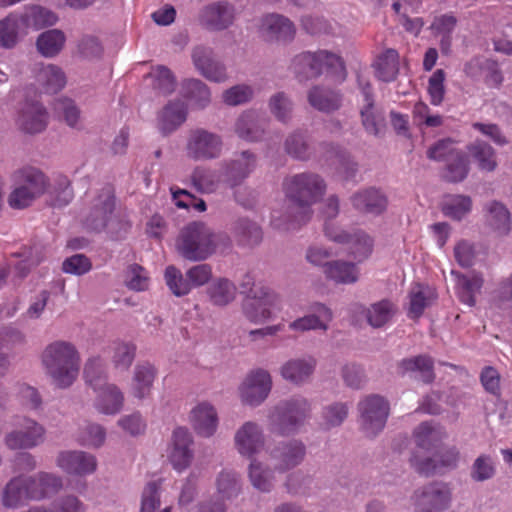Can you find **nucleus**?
<instances>
[{
  "label": "nucleus",
  "mask_w": 512,
  "mask_h": 512,
  "mask_svg": "<svg viewBox=\"0 0 512 512\" xmlns=\"http://www.w3.org/2000/svg\"><path fill=\"white\" fill-rule=\"evenodd\" d=\"M282 187L290 205L283 220L274 211L271 224L278 230H294L310 220L312 206L325 194L326 183L316 173L303 172L286 177Z\"/></svg>",
  "instance_id": "nucleus-1"
},
{
  "label": "nucleus",
  "mask_w": 512,
  "mask_h": 512,
  "mask_svg": "<svg viewBox=\"0 0 512 512\" xmlns=\"http://www.w3.org/2000/svg\"><path fill=\"white\" fill-rule=\"evenodd\" d=\"M42 364L53 384L65 389L78 377L80 355L76 347L66 341H54L46 346L41 356Z\"/></svg>",
  "instance_id": "nucleus-2"
},
{
  "label": "nucleus",
  "mask_w": 512,
  "mask_h": 512,
  "mask_svg": "<svg viewBox=\"0 0 512 512\" xmlns=\"http://www.w3.org/2000/svg\"><path fill=\"white\" fill-rule=\"evenodd\" d=\"M222 238L205 223L194 221L180 230L176 249L187 260L203 261L215 253Z\"/></svg>",
  "instance_id": "nucleus-3"
},
{
  "label": "nucleus",
  "mask_w": 512,
  "mask_h": 512,
  "mask_svg": "<svg viewBox=\"0 0 512 512\" xmlns=\"http://www.w3.org/2000/svg\"><path fill=\"white\" fill-rule=\"evenodd\" d=\"M84 379L97 393L95 406L99 412L113 415L122 409L123 394L116 385L107 383L104 361L100 357L88 359L84 367Z\"/></svg>",
  "instance_id": "nucleus-4"
},
{
  "label": "nucleus",
  "mask_w": 512,
  "mask_h": 512,
  "mask_svg": "<svg viewBox=\"0 0 512 512\" xmlns=\"http://www.w3.org/2000/svg\"><path fill=\"white\" fill-rule=\"evenodd\" d=\"M290 69L299 82L316 78L324 71L339 74L341 80L345 78V65L341 57L326 50L296 55L291 61Z\"/></svg>",
  "instance_id": "nucleus-5"
},
{
  "label": "nucleus",
  "mask_w": 512,
  "mask_h": 512,
  "mask_svg": "<svg viewBox=\"0 0 512 512\" xmlns=\"http://www.w3.org/2000/svg\"><path fill=\"white\" fill-rule=\"evenodd\" d=\"M240 287L242 293L248 294L243 302V312L246 318L253 323H261L269 319L272 309L279 302L278 295L266 286L255 285L250 274L245 275Z\"/></svg>",
  "instance_id": "nucleus-6"
},
{
  "label": "nucleus",
  "mask_w": 512,
  "mask_h": 512,
  "mask_svg": "<svg viewBox=\"0 0 512 512\" xmlns=\"http://www.w3.org/2000/svg\"><path fill=\"white\" fill-rule=\"evenodd\" d=\"M310 413V404L301 396L280 402L269 415V426L273 433L288 435L295 433Z\"/></svg>",
  "instance_id": "nucleus-7"
},
{
  "label": "nucleus",
  "mask_w": 512,
  "mask_h": 512,
  "mask_svg": "<svg viewBox=\"0 0 512 512\" xmlns=\"http://www.w3.org/2000/svg\"><path fill=\"white\" fill-rule=\"evenodd\" d=\"M16 188L10 193L8 202L12 208L23 209L31 205L47 188V178L34 167L19 169L13 174Z\"/></svg>",
  "instance_id": "nucleus-8"
},
{
  "label": "nucleus",
  "mask_w": 512,
  "mask_h": 512,
  "mask_svg": "<svg viewBox=\"0 0 512 512\" xmlns=\"http://www.w3.org/2000/svg\"><path fill=\"white\" fill-rule=\"evenodd\" d=\"M324 232L330 240L347 245L348 255L357 263L368 259L373 252L374 239L364 230L356 229L353 233H348L325 222Z\"/></svg>",
  "instance_id": "nucleus-9"
},
{
  "label": "nucleus",
  "mask_w": 512,
  "mask_h": 512,
  "mask_svg": "<svg viewBox=\"0 0 512 512\" xmlns=\"http://www.w3.org/2000/svg\"><path fill=\"white\" fill-rule=\"evenodd\" d=\"M360 426L368 437L377 435L385 427L389 403L379 395H368L358 404Z\"/></svg>",
  "instance_id": "nucleus-10"
},
{
  "label": "nucleus",
  "mask_w": 512,
  "mask_h": 512,
  "mask_svg": "<svg viewBox=\"0 0 512 512\" xmlns=\"http://www.w3.org/2000/svg\"><path fill=\"white\" fill-rule=\"evenodd\" d=\"M222 148L223 141L220 135L197 128L190 131L185 151L189 159L201 161L218 158L222 153Z\"/></svg>",
  "instance_id": "nucleus-11"
},
{
  "label": "nucleus",
  "mask_w": 512,
  "mask_h": 512,
  "mask_svg": "<svg viewBox=\"0 0 512 512\" xmlns=\"http://www.w3.org/2000/svg\"><path fill=\"white\" fill-rule=\"evenodd\" d=\"M451 489L443 482H433L417 489L412 496L416 512H438L450 505Z\"/></svg>",
  "instance_id": "nucleus-12"
},
{
  "label": "nucleus",
  "mask_w": 512,
  "mask_h": 512,
  "mask_svg": "<svg viewBox=\"0 0 512 512\" xmlns=\"http://www.w3.org/2000/svg\"><path fill=\"white\" fill-rule=\"evenodd\" d=\"M44 427L30 418L19 419L15 428L4 438L5 445L11 450L31 449L44 441Z\"/></svg>",
  "instance_id": "nucleus-13"
},
{
  "label": "nucleus",
  "mask_w": 512,
  "mask_h": 512,
  "mask_svg": "<svg viewBox=\"0 0 512 512\" xmlns=\"http://www.w3.org/2000/svg\"><path fill=\"white\" fill-rule=\"evenodd\" d=\"M236 16V8L232 3L219 0L201 9L199 22L210 31H223L234 24Z\"/></svg>",
  "instance_id": "nucleus-14"
},
{
  "label": "nucleus",
  "mask_w": 512,
  "mask_h": 512,
  "mask_svg": "<svg viewBox=\"0 0 512 512\" xmlns=\"http://www.w3.org/2000/svg\"><path fill=\"white\" fill-rule=\"evenodd\" d=\"M115 209L114 190L110 185L103 187L94 199L90 214L85 220V225L93 231H102L112 218Z\"/></svg>",
  "instance_id": "nucleus-15"
},
{
  "label": "nucleus",
  "mask_w": 512,
  "mask_h": 512,
  "mask_svg": "<svg viewBox=\"0 0 512 512\" xmlns=\"http://www.w3.org/2000/svg\"><path fill=\"white\" fill-rule=\"evenodd\" d=\"M272 387L271 376L264 369L251 371L240 386V396L244 403L257 406L268 396Z\"/></svg>",
  "instance_id": "nucleus-16"
},
{
  "label": "nucleus",
  "mask_w": 512,
  "mask_h": 512,
  "mask_svg": "<svg viewBox=\"0 0 512 512\" xmlns=\"http://www.w3.org/2000/svg\"><path fill=\"white\" fill-rule=\"evenodd\" d=\"M258 32L267 42H289L294 39L296 29L287 17L271 13L261 18Z\"/></svg>",
  "instance_id": "nucleus-17"
},
{
  "label": "nucleus",
  "mask_w": 512,
  "mask_h": 512,
  "mask_svg": "<svg viewBox=\"0 0 512 512\" xmlns=\"http://www.w3.org/2000/svg\"><path fill=\"white\" fill-rule=\"evenodd\" d=\"M256 167V157L249 151H243L233 159L223 163V176L230 188H236Z\"/></svg>",
  "instance_id": "nucleus-18"
},
{
  "label": "nucleus",
  "mask_w": 512,
  "mask_h": 512,
  "mask_svg": "<svg viewBox=\"0 0 512 512\" xmlns=\"http://www.w3.org/2000/svg\"><path fill=\"white\" fill-rule=\"evenodd\" d=\"M192 444L193 438L187 428L178 427L173 431L169 460L177 471L181 472L190 465L193 458Z\"/></svg>",
  "instance_id": "nucleus-19"
},
{
  "label": "nucleus",
  "mask_w": 512,
  "mask_h": 512,
  "mask_svg": "<svg viewBox=\"0 0 512 512\" xmlns=\"http://www.w3.org/2000/svg\"><path fill=\"white\" fill-rule=\"evenodd\" d=\"M48 113L46 108L38 101H26L21 107L17 125L28 134L40 133L47 127Z\"/></svg>",
  "instance_id": "nucleus-20"
},
{
  "label": "nucleus",
  "mask_w": 512,
  "mask_h": 512,
  "mask_svg": "<svg viewBox=\"0 0 512 512\" xmlns=\"http://www.w3.org/2000/svg\"><path fill=\"white\" fill-rule=\"evenodd\" d=\"M359 86L364 98V104L360 110L362 125L367 133L380 136L385 128V121L383 115L375 108L372 86L369 82H362L360 79Z\"/></svg>",
  "instance_id": "nucleus-21"
},
{
  "label": "nucleus",
  "mask_w": 512,
  "mask_h": 512,
  "mask_svg": "<svg viewBox=\"0 0 512 512\" xmlns=\"http://www.w3.org/2000/svg\"><path fill=\"white\" fill-rule=\"evenodd\" d=\"M196 69L208 80L224 82L227 79L225 66L213 58V50L203 45L196 46L192 52Z\"/></svg>",
  "instance_id": "nucleus-22"
},
{
  "label": "nucleus",
  "mask_w": 512,
  "mask_h": 512,
  "mask_svg": "<svg viewBox=\"0 0 512 512\" xmlns=\"http://www.w3.org/2000/svg\"><path fill=\"white\" fill-rule=\"evenodd\" d=\"M57 465L67 474L84 476L96 470L97 460L84 451H64L58 455Z\"/></svg>",
  "instance_id": "nucleus-23"
},
{
  "label": "nucleus",
  "mask_w": 512,
  "mask_h": 512,
  "mask_svg": "<svg viewBox=\"0 0 512 512\" xmlns=\"http://www.w3.org/2000/svg\"><path fill=\"white\" fill-rule=\"evenodd\" d=\"M305 454V446L297 440L281 442L270 451L275 469L279 471H286L299 465Z\"/></svg>",
  "instance_id": "nucleus-24"
},
{
  "label": "nucleus",
  "mask_w": 512,
  "mask_h": 512,
  "mask_svg": "<svg viewBox=\"0 0 512 512\" xmlns=\"http://www.w3.org/2000/svg\"><path fill=\"white\" fill-rule=\"evenodd\" d=\"M237 451L248 458L253 457L264 446V436L257 423L245 422L235 434Z\"/></svg>",
  "instance_id": "nucleus-25"
},
{
  "label": "nucleus",
  "mask_w": 512,
  "mask_h": 512,
  "mask_svg": "<svg viewBox=\"0 0 512 512\" xmlns=\"http://www.w3.org/2000/svg\"><path fill=\"white\" fill-rule=\"evenodd\" d=\"M25 484L30 501H40L62 488V479L52 473L40 472L35 476H25Z\"/></svg>",
  "instance_id": "nucleus-26"
},
{
  "label": "nucleus",
  "mask_w": 512,
  "mask_h": 512,
  "mask_svg": "<svg viewBox=\"0 0 512 512\" xmlns=\"http://www.w3.org/2000/svg\"><path fill=\"white\" fill-rule=\"evenodd\" d=\"M190 422L195 432L202 437H211L217 430L219 418L215 407L203 401L190 412Z\"/></svg>",
  "instance_id": "nucleus-27"
},
{
  "label": "nucleus",
  "mask_w": 512,
  "mask_h": 512,
  "mask_svg": "<svg viewBox=\"0 0 512 512\" xmlns=\"http://www.w3.org/2000/svg\"><path fill=\"white\" fill-rule=\"evenodd\" d=\"M459 460V451L456 447H449L443 450L438 459L426 458L419 461L416 456L411 458V464L419 474L426 476L440 473L442 469L454 468Z\"/></svg>",
  "instance_id": "nucleus-28"
},
{
  "label": "nucleus",
  "mask_w": 512,
  "mask_h": 512,
  "mask_svg": "<svg viewBox=\"0 0 512 512\" xmlns=\"http://www.w3.org/2000/svg\"><path fill=\"white\" fill-rule=\"evenodd\" d=\"M312 313L300 317L289 324V329L297 332L309 330H327V323L332 320L331 310L321 303H315L311 307Z\"/></svg>",
  "instance_id": "nucleus-29"
},
{
  "label": "nucleus",
  "mask_w": 512,
  "mask_h": 512,
  "mask_svg": "<svg viewBox=\"0 0 512 512\" xmlns=\"http://www.w3.org/2000/svg\"><path fill=\"white\" fill-rule=\"evenodd\" d=\"M187 105L181 100L170 101L158 116V128L163 135L176 131L187 119Z\"/></svg>",
  "instance_id": "nucleus-30"
},
{
  "label": "nucleus",
  "mask_w": 512,
  "mask_h": 512,
  "mask_svg": "<svg viewBox=\"0 0 512 512\" xmlns=\"http://www.w3.org/2000/svg\"><path fill=\"white\" fill-rule=\"evenodd\" d=\"M484 210L487 226L498 236H507L512 229L511 213L507 207L501 202L491 201Z\"/></svg>",
  "instance_id": "nucleus-31"
},
{
  "label": "nucleus",
  "mask_w": 512,
  "mask_h": 512,
  "mask_svg": "<svg viewBox=\"0 0 512 512\" xmlns=\"http://www.w3.org/2000/svg\"><path fill=\"white\" fill-rule=\"evenodd\" d=\"M265 123L255 111H246L237 119L235 132L246 141H257L264 133Z\"/></svg>",
  "instance_id": "nucleus-32"
},
{
  "label": "nucleus",
  "mask_w": 512,
  "mask_h": 512,
  "mask_svg": "<svg viewBox=\"0 0 512 512\" xmlns=\"http://www.w3.org/2000/svg\"><path fill=\"white\" fill-rule=\"evenodd\" d=\"M327 279L336 284H354L359 279V269L355 263L334 260L324 264L323 270Z\"/></svg>",
  "instance_id": "nucleus-33"
},
{
  "label": "nucleus",
  "mask_w": 512,
  "mask_h": 512,
  "mask_svg": "<svg viewBox=\"0 0 512 512\" xmlns=\"http://www.w3.org/2000/svg\"><path fill=\"white\" fill-rule=\"evenodd\" d=\"M413 436L419 448L432 451L441 444L446 437V432L437 423L423 422L414 430Z\"/></svg>",
  "instance_id": "nucleus-34"
},
{
  "label": "nucleus",
  "mask_w": 512,
  "mask_h": 512,
  "mask_svg": "<svg viewBox=\"0 0 512 512\" xmlns=\"http://www.w3.org/2000/svg\"><path fill=\"white\" fill-rule=\"evenodd\" d=\"M316 361L312 357L302 359H291L281 367L282 377L294 384H301L307 381L313 374Z\"/></svg>",
  "instance_id": "nucleus-35"
},
{
  "label": "nucleus",
  "mask_w": 512,
  "mask_h": 512,
  "mask_svg": "<svg viewBox=\"0 0 512 512\" xmlns=\"http://www.w3.org/2000/svg\"><path fill=\"white\" fill-rule=\"evenodd\" d=\"M352 204L361 212L378 215L386 209L387 199L379 190L370 188L356 193Z\"/></svg>",
  "instance_id": "nucleus-36"
},
{
  "label": "nucleus",
  "mask_w": 512,
  "mask_h": 512,
  "mask_svg": "<svg viewBox=\"0 0 512 512\" xmlns=\"http://www.w3.org/2000/svg\"><path fill=\"white\" fill-rule=\"evenodd\" d=\"M209 301L215 306H226L236 298L235 284L224 277L215 278L206 288Z\"/></svg>",
  "instance_id": "nucleus-37"
},
{
  "label": "nucleus",
  "mask_w": 512,
  "mask_h": 512,
  "mask_svg": "<svg viewBox=\"0 0 512 512\" xmlns=\"http://www.w3.org/2000/svg\"><path fill=\"white\" fill-rule=\"evenodd\" d=\"M373 67L379 80L394 81L399 73V53L392 48L384 50L376 57Z\"/></svg>",
  "instance_id": "nucleus-38"
},
{
  "label": "nucleus",
  "mask_w": 512,
  "mask_h": 512,
  "mask_svg": "<svg viewBox=\"0 0 512 512\" xmlns=\"http://www.w3.org/2000/svg\"><path fill=\"white\" fill-rule=\"evenodd\" d=\"M156 377V369L150 363L136 365L132 381V394L138 399H144L151 393Z\"/></svg>",
  "instance_id": "nucleus-39"
},
{
  "label": "nucleus",
  "mask_w": 512,
  "mask_h": 512,
  "mask_svg": "<svg viewBox=\"0 0 512 512\" xmlns=\"http://www.w3.org/2000/svg\"><path fill=\"white\" fill-rule=\"evenodd\" d=\"M457 277L458 296L462 303L474 306L476 303L475 295L483 286V278L481 274L472 272L469 275L454 273Z\"/></svg>",
  "instance_id": "nucleus-40"
},
{
  "label": "nucleus",
  "mask_w": 512,
  "mask_h": 512,
  "mask_svg": "<svg viewBox=\"0 0 512 512\" xmlns=\"http://www.w3.org/2000/svg\"><path fill=\"white\" fill-rule=\"evenodd\" d=\"M308 102L321 112H332L339 109L341 95L334 90L315 86L308 93Z\"/></svg>",
  "instance_id": "nucleus-41"
},
{
  "label": "nucleus",
  "mask_w": 512,
  "mask_h": 512,
  "mask_svg": "<svg viewBox=\"0 0 512 512\" xmlns=\"http://www.w3.org/2000/svg\"><path fill=\"white\" fill-rule=\"evenodd\" d=\"M435 298V292L430 287L420 283L415 284L409 292L408 316L418 319Z\"/></svg>",
  "instance_id": "nucleus-42"
},
{
  "label": "nucleus",
  "mask_w": 512,
  "mask_h": 512,
  "mask_svg": "<svg viewBox=\"0 0 512 512\" xmlns=\"http://www.w3.org/2000/svg\"><path fill=\"white\" fill-rule=\"evenodd\" d=\"M399 368L402 373H418V379L424 383H431L435 378L433 360L427 355L403 359L399 363Z\"/></svg>",
  "instance_id": "nucleus-43"
},
{
  "label": "nucleus",
  "mask_w": 512,
  "mask_h": 512,
  "mask_svg": "<svg viewBox=\"0 0 512 512\" xmlns=\"http://www.w3.org/2000/svg\"><path fill=\"white\" fill-rule=\"evenodd\" d=\"M30 501L25 484V475L12 478L5 486L2 503L7 508H17Z\"/></svg>",
  "instance_id": "nucleus-44"
},
{
  "label": "nucleus",
  "mask_w": 512,
  "mask_h": 512,
  "mask_svg": "<svg viewBox=\"0 0 512 512\" xmlns=\"http://www.w3.org/2000/svg\"><path fill=\"white\" fill-rule=\"evenodd\" d=\"M18 16L25 30L28 28L38 30L46 26H52L57 21L53 12L40 6L26 8L24 13Z\"/></svg>",
  "instance_id": "nucleus-45"
},
{
  "label": "nucleus",
  "mask_w": 512,
  "mask_h": 512,
  "mask_svg": "<svg viewBox=\"0 0 512 512\" xmlns=\"http://www.w3.org/2000/svg\"><path fill=\"white\" fill-rule=\"evenodd\" d=\"M471 157L477 162L480 170L492 172L497 167L494 149L482 140H475L468 147Z\"/></svg>",
  "instance_id": "nucleus-46"
},
{
  "label": "nucleus",
  "mask_w": 512,
  "mask_h": 512,
  "mask_svg": "<svg viewBox=\"0 0 512 512\" xmlns=\"http://www.w3.org/2000/svg\"><path fill=\"white\" fill-rule=\"evenodd\" d=\"M36 78L46 93H57L66 84V77L62 69L52 64L43 65Z\"/></svg>",
  "instance_id": "nucleus-47"
},
{
  "label": "nucleus",
  "mask_w": 512,
  "mask_h": 512,
  "mask_svg": "<svg viewBox=\"0 0 512 512\" xmlns=\"http://www.w3.org/2000/svg\"><path fill=\"white\" fill-rule=\"evenodd\" d=\"M181 94L192 105L203 108L210 102V91L206 84L197 79L185 80L182 84Z\"/></svg>",
  "instance_id": "nucleus-48"
},
{
  "label": "nucleus",
  "mask_w": 512,
  "mask_h": 512,
  "mask_svg": "<svg viewBox=\"0 0 512 512\" xmlns=\"http://www.w3.org/2000/svg\"><path fill=\"white\" fill-rule=\"evenodd\" d=\"M26 32L17 14H9L0 21V46L11 48L16 45L19 34Z\"/></svg>",
  "instance_id": "nucleus-49"
},
{
  "label": "nucleus",
  "mask_w": 512,
  "mask_h": 512,
  "mask_svg": "<svg viewBox=\"0 0 512 512\" xmlns=\"http://www.w3.org/2000/svg\"><path fill=\"white\" fill-rule=\"evenodd\" d=\"M64 43V33L58 29H52L40 34L36 44L41 55L54 57L62 50Z\"/></svg>",
  "instance_id": "nucleus-50"
},
{
  "label": "nucleus",
  "mask_w": 512,
  "mask_h": 512,
  "mask_svg": "<svg viewBox=\"0 0 512 512\" xmlns=\"http://www.w3.org/2000/svg\"><path fill=\"white\" fill-rule=\"evenodd\" d=\"M396 312V306L387 299L372 304L366 311L368 323L374 328H380L388 323Z\"/></svg>",
  "instance_id": "nucleus-51"
},
{
  "label": "nucleus",
  "mask_w": 512,
  "mask_h": 512,
  "mask_svg": "<svg viewBox=\"0 0 512 512\" xmlns=\"http://www.w3.org/2000/svg\"><path fill=\"white\" fill-rule=\"evenodd\" d=\"M193 187L203 194L214 193L219 186V179L215 172L203 166H197L191 173Z\"/></svg>",
  "instance_id": "nucleus-52"
},
{
  "label": "nucleus",
  "mask_w": 512,
  "mask_h": 512,
  "mask_svg": "<svg viewBox=\"0 0 512 512\" xmlns=\"http://www.w3.org/2000/svg\"><path fill=\"white\" fill-rule=\"evenodd\" d=\"M235 235L242 245L254 246L262 240V230L254 222L248 219H239L234 226Z\"/></svg>",
  "instance_id": "nucleus-53"
},
{
  "label": "nucleus",
  "mask_w": 512,
  "mask_h": 512,
  "mask_svg": "<svg viewBox=\"0 0 512 512\" xmlns=\"http://www.w3.org/2000/svg\"><path fill=\"white\" fill-rule=\"evenodd\" d=\"M468 173L469 160L465 152L460 151L448 162H446L444 178L448 182H461L467 177Z\"/></svg>",
  "instance_id": "nucleus-54"
},
{
  "label": "nucleus",
  "mask_w": 512,
  "mask_h": 512,
  "mask_svg": "<svg viewBox=\"0 0 512 512\" xmlns=\"http://www.w3.org/2000/svg\"><path fill=\"white\" fill-rule=\"evenodd\" d=\"M152 78L153 89L159 94L168 95L175 89V77L171 70L163 65H158L152 68L149 73Z\"/></svg>",
  "instance_id": "nucleus-55"
},
{
  "label": "nucleus",
  "mask_w": 512,
  "mask_h": 512,
  "mask_svg": "<svg viewBox=\"0 0 512 512\" xmlns=\"http://www.w3.org/2000/svg\"><path fill=\"white\" fill-rule=\"evenodd\" d=\"M217 498L229 500L238 495L240 486L236 474L232 471L223 470L216 479Z\"/></svg>",
  "instance_id": "nucleus-56"
},
{
  "label": "nucleus",
  "mask_w": 512,
  "mask_h": 512,
  "mask_svg": "<svg viewBox=\"0 0 512 512\" xmlns=\"http://www.w3.org/2000/svg\"><path fill=\"white\" fill-rule=\"evenodd\" d=\"M471 207L472 201L470 197L454 195L445 200L442 211L446 216L455 220H460L470 212Z\"/></svg>",
  "instance_id": "nucleus-57"
},
{
  "label": "nucleus",
  "mask_w": 512,
  "mask_h": 512,
  "mask_svg": "<svg viewBox=\"0 0 512 512\" xmlns=\"http://www.w3.org/2000/svg\"><path fill=\"white\" fill-rule=\"evenodd\" d=\"M495 471V465L491 456L481 454L471 466L470 477L475 482H484L493 478Z\"/></svg>",
  "instance_id": "nucleus-58"
},
{
  "label": "nucleus",
  "mask_w": 512,
  "mask_h": 512,
  "mask_svg": "<svg viewBox=\"0 0 512 512\" xmlns=\"http://www.w3.org/2000/svg\"><path fill=\"white\" fill-rule=\"evenodd\" d=\"M445 79L446 73L443 69L435 70L429 77L427 93L430 97V103L434 106H439L444 100Z\"/></svg>",
  "instance_id": "nucleus-59"
},
{
  "label": "nucleus",
  "mask_w": 512,
  "mask_h": 512,
  "mask_svg": "<svg viewBox=\"0 0 512 512\" xmlns=\"http://www.w3.org/2000/svg\"><path fill=\"white\" fill-rule=\"evenodd\" d=\"M165 280L169 289L176 296L187 295L191 290L189 281L184 279L181 271L173 265L166 267Z\"/></svg>",
  "instance_id": "nucleus-60"
},
{
  "label": "nucleus",
  "mask_w": 512,
  "mask_h": 512,
  "mask_svg": "<svg viewBox=\"0 0 512 512\" xmlns=\"http://www.w3.org/2000/svg\"><path fill=\"white\" fill-rule=\"evenodd\" d=\"M125 285L133 291H145L149 286V277L145 269L138 264L128 266L125 272Z\"/></svg>",
  "instance_id": "nucleus-61"
},
{
  "label": "nucleus",
  "mask_w": 512,
  "mask_h": 512,
  "mask_svg": "<svg viewBox=\"0 0 512 512\" xmlns=\"http://www.w3.org/2000/svg\"><path fill=\"white\" fill-rule=\"evenodd\" d=\"M327 159L332 161V164L344 174L346 179L354 176L356 164L350 160L349 155L344 150L331 146L328 151Z\"/></svg>",
  "instance_id": "nucleus-62"
},
{
  "label": "nucleus",
  "mask_w": 512,
  "mask_h": 512,
  "mask_svg": "<svg viewBox=\"0 0 512 512\" xmlns=\"http://www.w3.org/2000/svg\"><path fill=\"white\" fill-rule=\"evenodd\" d=\"M460 151L461 150L456 147V143L453 140L443 139L439 140L428 149L427 157L435 161L448 162Z\"/></svg>",
  "instance_id": "nucleus-63"
},
{
  "label": "nucleus",
  "mask_w": 512,
  "mask_h": 512,
  "mask_svg": "<svg viewBox=\"0 0 512 512\" xmlns=\"http://www.w3.org/2000/svg\"><path fill=\"white\" fill-rule=\"evenodd\" d=\"M171 193L173 196V200L175 201V205L178 208H189L192 207L194 210L198 212H205L207 209L206 203L203 199L197 198L190 192L185 189H175L171 187Z\"/></svg>",
  "instance_id": "nucleus-64"
}]
</instances>
